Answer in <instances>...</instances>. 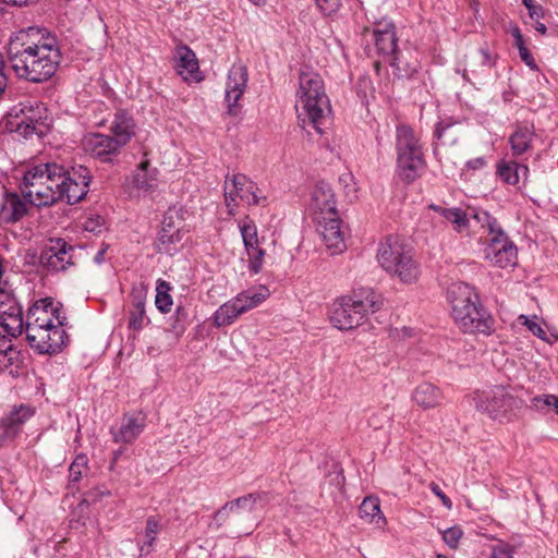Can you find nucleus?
Wrapping results in <instances>:
<instances>
[{
  "label": "nucleus",
  "mask_w": 558,
  "mask_h": 558,
  "mask_svg": "<svg viewBox=\"0 0 558 558\" xmlns=\"http://www.w3.org/2000/svg\"><path fill=\"white\" fill-rule=\"evenodd\" d=\"M522 3L527 9L532 20L537 21L543 17V8L535 0H522Z\"/></svg>",
  "instance_id": "5fc2aeb1"
},
{
  "label": "nucleus",
  "mask_w": 558,
  "mask_h": 558,
  "mask_svg": "<svg viewBox=\"0 0 558 558\" xmlns=\"http://www.w3.org/2000/svg\"><path fill=\"white\" fill-rule=\"evenodd\" d=\"M536 137L534 124L527 122L517 124L514 131L509 136L512 156L520 157L530 151Z\"/></svg>",
  "instance_id": "393cba45"
},
{
  "label": "nucleus",
  "mask_w": 558,
  "mask_h": 558,
  "mask_svg": "<svg viewBox=\"0 0 558 558\" xmlns=\"http://www.w3.org/2000/svg\"><path fill=\"white\" fill-rule=\"evenodd\" d=\"M27 213L26 204L15 193H7L0 207V215L5 222H15Z\"/></svg>",
  "instance_id": "2f4dec72"
},
{
  "label": "nucleus",
  "mask_w": 558,
  "mask_h": 558,
  "mask_svg": "<svg viewBox=\"0 0 558 558\" xmlns=\"http://www.w3.org/2000/svg\"><path fill=\"white\" fill-rule=\"evenodd\" d=\"M518 320L520 324L526 326V328L536 337L539 339L546 338V331L543 329L541 324L537 322V317L534 316L533 318L527 317L526 315H520L518 317Z\"/></svg>",
  "instance_id": "8fccbe9b"
},
{
  "label": "nucleus",
  "mask_w": 558,
  "mask_h": 558,
  "mask_svg": "<svg viewBox=\"0 0 558 558\" xmlns=\"http://www.w3.org/2000/svg\"><path fill=\"white\" fill-rule=\"evenodd\" d=\"M0 324L9 327L12 332H22L23 313L11 290L0 288Z\"/></svg>",
  "instance_id": "a211bd4d"
},
{
  "label": "nucleus",
  "mask_w": 558,
  "mask_h": 558,
  "mask_svg": "<svg viewBox=\"0 0 558 558\" xmlns=\"http://www.w3.org/2000/svg\"><path fill=\"white\" fill-rule=\"evenodd\" d=\"M488 244L484 250L485 258L499 268L513 267L517 264V246L508 239L505 231L496 233L487 239Z\"/></svg>",
  "instance_id": "9b49d317"
},
{
  "label": "nucleus",
  "mask_w": 558,
  "mask_h": 558,
  "mask_svg": "<svg viewBox=\"0 0 558 558\" xmlns=\"http://www.w3.org/2000/svg\"><path fill=\"white\" fill-rule=\"evenodd\" d=\"M184 234L180 228L174 226L172 216L166 215L156 240V250L159 253L172 255L182 246Z\"/></svg>",
  "instance_id": "412c9836"
},
{
  "label": "nucleus",
  "mask_w": 558,
  "mask_h": 558,
  "mask_svg": "<svg viewBox=\"0 0 558 558\" xmlns=\"http://www.w3.org/2000/svg\"><path fill=\"white\" fill-rule=\"evenodd\" d=\"M1 1L7 4L14 5V7H24V5H28L33 2H35L36 0H1Z\"/></svg>",
  "instance_id": "680f3d73"
},
{
  "label": "nucleus",
  "mask_w": 558,
  "mask_h": 558,
  "mask_svg": "<svg viewBox=\"0 0 558 558\" xmlns=\"http://www.w3.org/2000/svg\"><path fill=\"white\" fill-rule=\"evenodd\" d=\"M451 315L457 326L469 333L490 335L494 319L478 302L474 289L464 282L452 283L447 292Z\"/></svg>",
  "instance_id": "20e7f679"
},
{
  "label": "nucleus",
  "mask_w": 558,
  "mask_h": 558,
  "mask_svg": "<svg viewBox=\"0 0 558 558\" xmlns=\"http://www.w3.org/2000/svg\"><path fill=\"white\" fill-rule=\"evenodd\" d=\"M316 220L318 223V232L327 248H329L332 254L341 253L345 248V242L338 213L336 215L318 216Z\"/></svg>",
  "instance_id": "f3484780"
},
{
  "label": "nucleus",
  "mask_w": 558,
  "mask_h": 558,
  "mask_svg": "<svg viewBox=\"0 0 558 558\" xmlns=\"http://www.w3.org/2000/svg\"><path fill=\"white\" fill-rule=\"evenodd\" d=\"M397 169L402 181L414 182L420 178L426 162L420 136L405 124H400L396 130Z\"/></svg>",
  "instance_id": "423d86ee"
},
{
  "label": "nucleus",
  "mask_w": 558,
  "mask_h": 558,
  "mask_svg": "<svg viewBox=\"0 0 558 558\" xmlns=\"http://www.w3.org/2000/svg\"><path fill=\"white\" fill-rule=\"evenodd\" d=\"M161 530L162 522L159 517L147 518L144 530L137 534V546L142 555H148L154 550L157 535Z\"/></svg>",
  "instance_id": "c85d7f7f"
},
{
  "label": "nucleus",
  "mask_w": 558,
  "mask_h": 558,
  "mask_svg": "<svg viewBox=\"0 0 558 558\" xmlns=\"http://www.w3.org/2000/svg\"><path fill=\"white\" fill-rule=\"evenodd\" d=\"M462 535V529L456 525L442 532V539L450 548H457Z\"/></svg>",
  "instance_id": "3c124183"
},
{
  "label": "nucleus",
  "mask_w": 558,
  "mask_h": 558,
  "mask_svg": "<svg viewBox=\"0 0 558 558\" xmlns=\"http://www.w3.org/2000/svg\"><path fill=\"white\" fill-rule=\"evenodd\" d=\"M239 229L245 250H250L255 245H259L257 227L253 219H251L248 216H245L242 220H240Z\"/></svg>",
  "instance_id": "79ce46f5"
},
{
  "label": "nucleus",
  "mask_w": 558,
  "mask_h": 558,
  "mask_svg": "<svg viewBox=\"0 0 558 558\" xmlns=\"http://www.w3.org/2000/svg\"><path fill=\"white\" fill-rule=\"evenodd\" d=\"M458 129V122H453L451 120L440 121L435 128L434 136L438 141H441L444 145H453L458 142L460 135Z\"/></svg>",
  "instance_id": "58836bf2"
},
{
  "label": "nucleus",
  "mask_w": 558,
  "mask_h": 558,
  "mask_svg": "<svg viewBox=\"0 0 558 558\" xmlns=\"http://www.w3.org/2000/svg\"><path fill=\"white\" fill-rule=\"evenodd\" d=\"M132 308L129 314V327L134 330H141L145 325V293L143 291H133Z\"/></svg>",
  "instance_id": "4c0bfd02"
},
{
  "label": "nucleus",
  "mask_w": 558,
  "mask_h": 558,
  "mask_svg": "<svg viewBox=\"0 0 558 558\" xmlns=\"http://www.w3.org/2000/svg\"><path fill=\"white\" fill-rule=\"evenodd\" d=\"M149 167L148 160L142 161L131 178L128 179L129 184L140 191H154L157 187V171L156 169L150 170Z\"/></svg>",
  "instance_id": "c756f323"
},
{
  "label": "nucleus",
  "mask_w": 558,
  "mask_h": 558,
  "mask_svg": "<svg viewBox=\"0 0 558 558\" xmlns=\"http://www.w3.org/2000/svg\"><path fill=\"white\" fill-rule=\"evenodd\" d=\"M497 174L500 179L508 184L518 183V162L515 161H500L497 166Z\"/></svg>",
  "instance_id": "49530a36"
},
{
  "label": "nucleus",
  "mask_w": 558,
  "mask_h": 558,
  "mask_svg": "<svg viewBox=\"0 0 558 558\" xmlns=\"http://www.w3.org/2000/svg\"><path fill=\"white\" fill-rule=\"evenodd\" d=\"M509 31H510L511 35L513 36V38H519L522 35L519 26L515 24H511Z\"/></svg>",
  "instance_id": "774afa93"
},
{
  "label": "nucleus",
  "mask_w": 558,
  "mask_h": 558,
  "mask_svg": "<svg viewBox=\"0 0 558 558\" xmlns=\"http://www.w3.org/2000/svg\"><path fill=\"white\" fill-rule=\"evenodd\" d=\"M146 426V415L142 412L125 414L119 427L111 428L114 442L132 444Z\"/></svg>",
  "instance_id": "aec40b11"
},
{
  "label": "nucleus",
  "mask_w": 558,
  "mask_h": 558,
  "mask_svg": "<svg viewBox=\"0 0 558 558\" xmlns=\"http://www.w3.org/2000/svg\"><path fill=\"white\" fill-rule=\"evenodd\" d=\"M243 313V307L239 305L235 298H232L228 302L219 306L215 312L213 319L216 327L229 326L235 322V319Z\"/></svg>",
  "instance_id": "f704fd0d"
},
{
  "label": "nucleus",
  "mask_w": 558,
  "mask_h": 558,
  "mask_svg": "<svg viewBox=\"0 0 558 558\" xmlns=\"http://www.w3.org/2000/svg\"><path fill=\"white\" fill-rule=\"evenodd\" d=\"M469 218L471 219L470 227H481L487 232L488 239L496 233L504 231L497 219L490 216L486 210L470 209Z\"/></svg>",
  "instance_id": "e433bc0d"
},
{
  "label": "nucleus",
  "mask_w": 558,
  "mask_h": 558,
  "mask_svg": "<svg viewBox=\"0 0 558 558\" xmlns=\"http://www.w3.org/2000/svg\"><path fill=\"white\" fill-rule=\"evenodd\" d=\"M519 56L521 58V60L527 65L530 66L531 69H534L536 65H535V60L533 58V56L531 54V52L529 51L527 48H521L519 50Z\"/></svg>",
  "instance_id": "13d9d810"
},
{
  "label": "nucleus",
  "mask_w": 558,
  "mask_h": 558,
  "mask_svg": "<svg viewBox=\"0 0 558 558\" xmlns=\"http://www.w3.org/2000/svg\"><path fill=\"white\" fill-rule=\"evenodd\" d=\"M88 458L86 454H77L69 468V488L75 489L76 484L88 473Z\"/></svg>",
  "instance_id": "ea45409f"
},
{
  "label": "nucleus",
  "mask_w": 558,
  "mask_h": 558,
  "mask_svg": "<svg viewBox=\"0 0 558 558\" xmlns=\"http://www.w3.org/2000/svg\"><path fill=\"white\" fill-rule=\"evenodd\" d=\"M8 357L9 356H0V369L8 368L17 361V359H12L11 361H9Z\"/></svg>",
  "instance_id": "e2e57ef3"
},
{
  "label": "nucleus",
  "mask_w": 558,
  "mask_h": 558,
  "mask_svg": "<svg viewBox=\"0 0 558 558\" xmlns=\"http://www.w3.org/2000/svg\"><path fill=\"white\" fill-rule=\"evenodd\" d=\"M411 246L397 235L386 236L377 248V260L383 269L390 274L396 270V264L402 258Z\"/></svg>",
  "instance_id": "dca6fc26"
},
{
  "label": "nucleus",
  "mask_w": 558,
  "mask_h": 558,
  "mask_svg": "<svg viewBox=\"0 0 558 558\" xmlns=\"http://www.w3.org/2000/svg\"><path fill=\"white\" fill-rule=\"evenodd\" d=\"M265 493H252L226 502L214 515V522L219 529L228 519L235 522L246 519L255 511V506L263 500Z\"/></svg>",
  "instance_id": "9d476101"
},
{
  "label": "nucleus",
  "mask_w": 558,
  "mask_h": 558,
  "mask_svg": "<svg viewBox=\"0 0 558 558\" xmlns=\"http://www.w3.org/2000/svg\"><path fill=\"white\" fill-rule=\"evenodd\" d=\"M372 37L375 43L378 53L389 59L390 65L396 69V74L399 77L408 75L403 74L398 63L397 57V37L392 24L387 23L383 27L377 26L372 32Z\"/></svg>",
  "instance_id": "2eb2a0df"
},
{
  "label": "nucleus",
  "mask_w": 558,
  "mask_h": 558,
  "mask_svg": "<svg viewBox=\"0 0 558 558\" xmlns=\"http://www.w3.org/2000/svg\"><path fill=\"white\" fill-rule=\"evenodd\" d=\"M248 256V268L253 274H258L263 267L265 251L259 245L245 250Z\"/></svg>",
  "instance_id": "09e8293b"
},
{
  "label": "nucleus",
  "mask_w": 558,
  "mask_h": 558,
  "mask_svg": "<svg viewBox=\"0 0 558 558\" xmlns=\"http://www.w3.org/2000/svg\"><path fill=\"white\" fill-rule=\"evenodd\" d=\"M529 174V168L525 165L518 162V181L521 177L526 178Z\"/></svg>",
  "instance_id": "69168bd1"
},
{
  "label": "nucleus",
  "mask_w": 558,
  "mask_h": 558,
  "mask_svg": "<svg viewBox=\"0 0 558 558\" xmlns=\"http://www.w3.org/2000/svg\"><path fill=\"white\" fill-rule=\"evenodd\" d=\"M444 395L434 384L424 381L415 387L412 392V400L422 409L428 410L441 404Z\"/></svg>",
  "instance_id": "a878e982"
},
{
  "label": "nucleus",
  "mask_w": 558,
  "mask_h": 558,
  "mask_svg": "<svg viewBox=\"0 0 558 558\" xmlns=\"http://www.w3.org/2000/svg\"><path fill=\"white\" fill-rule=\"evenodd\" d=\"M110 129L113 134L111 137L116 138V141L121 146L126 145L131 137L135 134L134 120L124 111H119L116 113Z\"/></svg>",
  "instance_id": "7c9ffc66"
},
{
  "label": "nucleus",
  "mask_w": 558,
  "mask_h": 558,
  "mask_svg": "<svg viewBox=\"0 0 558 558\" xmlns=\"http://www.w3.org/2000/svg\"><path fill=\"white\" fill-rule=\"evenodd\" d=\"M531 408L542 414L558 415V397L550 393L535 396L531 399Z\"/></svg>",
  "instance_id": "37998d69"
},
{
  "label": "nucleus",
  "mask_w": 558,
  "mask_h": 558,
  "mask_svg": "<svg viewBox=\"0 0 558 558\" xmlns=\"http://www.w3.org/2000/svg\"><path fill=\"white\" fill-rule=\"evenodd\" d=\"M381 306L380 296L372 290H361L345 295L332 303L330 322L340 330H350L363 325L369 313L377 312Z\"/></svg>",
  "instance_id": "39448f33"
},
{
  "label": "nucleus",
  "mask_w": 558,
  "mask_h": 558,
  "mask_svg": "<svg viewBox=\"0 0 558 558\" xmlns=\"http://www.w3.org/2000/svg\"><path fill=\"white\" fill-rule=\"evenodd\" d=\"M496 58L489 52L486 46L481 47L474 53L470 54L466 66L463 71V78L470 81V74L477 77L485 72V69H492L495 65Z\"/></svg>",
  "instance_id": "bb28decb"
},
{
  "label": "nucleus",
  "mask_w": 558,
  "mask_h": 558,
  "mask_svg": "<svg viewBox=\"0 0 558 558\" xmlns=\"http://www.w3.org/2000/svg\"><path fill=\"white\" fill-rule=\"evenodd\" d=\"M492 558H513L512 547L508 544H499L495 546Z\"/></svg>",
  "instance_id": "6e6d98bb"
},
{
  "label": "nucleus",
  "mask_w": 558,
  "mask_h": 558,
  "mask_svg": "<svg viewBox=\"0 0 558 558\" xmlns=\"http://www.w3.org/2000/svg\"><path fill=\"white\" fill-rule=\"evenodd\" d=\"M58 323L45 329L33 328V333L26 336L29 345L44 354L56 353L63 343L64 330L61 328L63 322L57 315Z\"/></svg>",
  "instance_id": "ddd939ff"
},
{
  "label": "nucleus",
  "mask_w": 558,
  "mask_h": 558,
  "mask_svg": "<svg viewBox=\"0 0 558 558\" xmlns=\"http://www.w3.org/2000/svg\"><path fill=\"white\" fill-rule=\"evenodd\" d=\"M3 69L4 64L0 61V96L4 93L8 85L7 75L4 74Z\"/></svg>",
  "instance_id": "052dcab7"
},
{
  "label": "nucleus",
  "mask_w": 558,
  "mask_h": 558,
  "mask_svg": "<svg viewBox=\"0 0 558 558\" xmlns=\"http://www.w3.org/2000/svg\"><path fill=\"white\" fill-rule=\"evenodd\" d=\"M74 247L62 239L50 240L39 256V263L51 271H63L72 265V252Z\"/></svg>",
  "instance_id": "4468645a"
},
{
  "label": "nucleus",
  "mask_w": 558,
  "mask_h": 558,
  "mask_svg": "<svg viewBox=\"0 0 558 558\" xmlns=\"http://www.w3.org/2000/svg\"><path fill=\"white\" fill-rule=\"evenodd\" d=\"M177 71L184 78L195 77L198 71V61L195 53L187 46H180L175 50Z\"/></svg>",
  "instance_id": "473e14b6"
},
{
  "label": "nucleus",
  "mask_w": 558,
  "mask_h": 558,
  "mask_svg": "<svg viewBox=\"0 0 558 558\" xmlns=\"http://www.w3.org/2000/svg\"><path fill=\"white\" fill-rule=\"evenodd\" d=\"M12 120L10 125L13 131L23 137H29L33 134L41 136L47 129L46 120L47 108L37 100H25L19 102L11 110Z\"/></svg>",
  "instance_id": "6e6552de"
},
{
  "label": "nucleus",
  "mask_w": 558,
  "mask_h": 558,
  "mask_svg": "<svg viewBox=\"0 0 558 558\" xmlns=\"http://www.w3.org/2000/svg\"><path fill=\"white\" fill-rule=\"evenodd\" d=\"M295 108L303 125L313 126L318 134H323L330 124L331 106L324 81L318 73H300Z\"/></svg>",
  "instance_id": "7ed1b4c3"
},
{
  "label": "nucleus",
  "mask_w": 558,
  "mask_h": 558,
  "mask_svg": "<svg viewBox=\"0 0 558 558\" xmlns=\"http://www.w3.org/2000/svg\"><path fill=\"white\" fill-rule=\"evenodd\" d=\"M171 287L165 280H158L156 287L155 304L161 313H169L172 307V298L169 294Z\"/></svg>",
  "instance_id": "a18cd8bd"
},
{
  "label": "nucleus",
  "mask_w": 558,
  "mask_h": 558,
  "mask_svg": "<svg viewBox=\"0 0 558 558\" xmlns=\"http://www.w3.org/2000/svg\"><path fill=\"white\" fill-rule=\"evenodd\" d=\"M225 202L229 214H234L238 199L247 206H266L267 196L257 183L243 173L227 174L225 179Z\"/></svg>",
  "instance_id": "0eeeda50"
},
{
  "label": "nucleus",
  "mask_w": 558,
  "mask_h": 558,
  "mask_svg": "<svg viewBox=\"0 0 558 558\" xmlns=\"http://www.w3.org/2000/svg\"><path fill=\"white\" fill-rule=\"evenodd\" d=\"M473 401L476 410L498 421L510 420L522 407V400L502 386H496L487 392H476Z\"/></svg>",
  "instance_id": "1a4fd4ad"
},
{
  "label": "nucleus",
  "mask_w": 558,
  "mask_h": 558,
  "mask_svg": "<svg viewBox=\"0 0 558 558\" xmlns=\"http://www.w3.org/2000/svg\"><path fill=\"white\" fill-rule=\"evenodd\" d=\"M35 414V409L20 404L14 405L12 410L0 420V437L3 439H13L22 430L23 425Z\"/></svg>",
  "instance_id": "6ab92c4d"
},
{
  "label": "nucleus",
  "mask_w": 558,
  "mask_h": 558,
  "mask_svg": "<svg viewBox=\"0 0 558 558\" xmlns=\"http://www.w3.org/2000/svg\"><path fill=\"white\" fill-rule=\"evenodd\" d=\"M58 312L59 310L53 307L52 303L46 304L45 301H40V304L36 303L27 314L26 336L32 335L35 327L38 329L52 327L56 324V313Z\"/></svg>",
  "instance_id": "b1692460"
},
{
  "label": "nucleus",
  "mask_w": 558,
  "mask_h": 558,
  "mask_svg": "<svg viewBox=\"0 0 558 558\" xmlns=\"http://www.w3.org/2000/svg\"><path fill=\"white\" fill-rule=\"evenodd\" d=\"M441 216L451 222L454 230L458 232L466 231L471 226L469 213L463 211L460 208L441 209Z\"/></svg>",
  "instance_id": "a19ab883"
},
{
  "label": "nucleus",
  "mask_w": 558,
  "mask_h": 558,
  "mask_svg": "<svg viewBox=\"0 0 558 558\" xmlns=\"http://www.w3.org/2000/svg\"><path fill=\"white\" fill-rule=\"evenodd\" d=\"M339 183L343 187L344 195L349 202L357 198V186L351 172H344L339 177Z\"/></svg>",
  "instance_id": "de8ad7c7"
},
{
  "label": "nucleus",
  "mask_w": 558,
  "mask_h": 558,
  "mask_svg": "<svg viewBox=\"0 0 558 558\" xmlns=\"http://www.w3.org/2000/svg\"><path fill=\"white\" fill-rule=\"evenodd\" d=\"M248 74L243 64H233L229 70L226 84L227 113L235 117L241 111L239 100L242 98L247 86Z\"/></svg>",
  "instance_id": "f8f14e48"
},
{
  "label": "nucleus",
  "mask_w": 558,
  "mask_h": 558,
  "mask_svg": "<svg viewBox=\"0 0 558 558\" xmlns=\"http://www.w3.org/2000/svg\"><path fill=\"white\" fill-rule=\"evenodd\" d=\"M430 487V490L437 496L440 498V500L442 501V505L445 507H447L448 509L451 508L452 506V502L450 500V498H448L446 496V494L441 490V488L436 484V483H430L429 485Z\"/></svg>",
  "instance_id": "4d7b16f0"
},
{
  "label": "nucleus",
  "mask_w": 558,
  "mask_h": 558,
  "mask_svg": "<svg viewBox=\"0 0 558 558\" xmlns=\"http://www.w3.org/2000/svg\"><path fill=\"white\" fill-rule=\"evenodd\" d=\"M316 3L324 14L330 15L339 10L341 0H316Z\"/></svg>",
  "instance_id": "864d4df0"
},
{
  "label": "nucleus",
  "mask_w": 558,
  "mask_h": 558,
  "mask_svg": "<svg viewBox=\"0 0 558 558\" xmlns=\"http://www.w3.org/2000/svg\"><path fill=\"white\" fill-rule=\"evenodd\" d=\"M175 315H177L178 322L187 319V312L182 306L177 307Z\"/></svg>",
  "instance_id": "0e129e2a"
},
{
  "label": "nucleus",
  "mask_w": 558,
  "mask_h": 558,
  "mask_svg": "<svg viewBox=\"0 0 558 558\" xmlns=\"http://www.w3.org/2000/svg\"><path fill=\"white\" fill-rule=\"evenodd\" d=\"M90 171L84 166L72 167L48 162L27 170L20 183L23 198L36 207L52 206L64 201L77 204L88 193Z\"/></svg>",
  "instance_id": "f257e3e1"
},
{
  "label": "nucleus",
  "mask_w": 558,
  "mask_h": 558,
  "mask_svg": "<svg viewBox=\"0 0 558 558\" xmlns=\"http://www.w3.org/2000/svg\"><path fill=\"white\" fill-rule=\"evenodd\" d=\"M8 56L17 77L32 83L50 80L62 58L57 37L38 26L14 33L8 44Z\"/></svg>",
  "instance_id": "f03ea898"
},
{
  "label": "nucleus",
  "mask_w": 558,
  "mask_h": 558,
  "mask_svg": "<svg viewBox=\"0 0 558 558\" xmlns=\"http://www.w3.org/2000/svg\"><path fill=\"white\" fill-rule=\"evenodd\" d=\"M390 415L386 409L380 410L378 412L373 413L368 420V426H371L374 429H380L384 427V425L389 422Z\"/></svg>",
  "instance_id": "603ef678"
},
{
  "label": "nucleus",
  "mask_w": 558,
  "mask_h": 558,
  "mask_svg": "<svg viewBox=\"0 0 558 558\" xmlns=\"http://www.w3.org/2000/svg\"><path fill=\"white\" fill-rule=\"evenodd\" d=\"M84 149L100 159L101 161H109L110 156L117 155L122 147L116 138L100 133H90L83 140Z\"/></svg>",
  "instance_id": "4be33fe9"
},
{
  "label": "nucleus",
  "mask_w": 558,
  "mask_h": 558,
  "mask_svg": "<svg viewBox=\"0 0 558 558\" xmlns=\"http://www.w3.org/2000/svg\"><path fill=\"white\" fill-rule=\"evenodd\" d=\"M486 166V160L483 157L471 159L466 162V167L473 170L482 169Z\"/></svg>",
  "instance_id": "bf43d9fd"
},
{
  "label": "nucleus",
  "mask_w": 558,
  "mask_h": 558,
  "mask_svg": "<svg viewBox=\"0 0 558 558\" xmlns=\"http://www.w3.org/2000/svg\"><path fill=\"white\" fill-rule=\"evenodd\" d=\"M336 204L335 193L330 184L325 181L317 182L311 197V208L316 217L336 215L338 213Z\"/></svg>",
  "instance_id": "5701e85b"
},
{
  "label": "nucleus",
  "mask_w": 558,
  "mask_h": 558,
  "mask_svg": "<svg viewBox=\"0 0 558 558\" xmlns=\"http://www.w3.org/2000/svg\"><path fill=\"white\" fill-rule=\"evenodd\" d=\"M124 453V448H120L116 451H113V457H112V461L110 463V469L113 470L114 468V464L117 463V461L119 460V458Z\"/></svg>",
  "instance_id": "338daca9"
},
{
  "label": "nucleus",
  "mask_w": 558,
  "mask_h": 558,
  "mask_svg": "<svg viewBox=\"0 0 558 558\" xmlns=\"http://www.w3.org/2000/svg\"><path fill=\"white\" fill-rule=\"evenodd\" d=\"M19 335H21V332L13 333L9 327L0 324V356H9V361L19 357L20 352L12 344V338Z\"/></svg>",
  "instance_id": "c03bdc74"
},
{
  "label": "nucleus",
  "mask_w": 558,
  "mask_h": 558,
  "mask_svg": "<svg viewBox=\"0 0 558 558\" xmlns=\"http://www.w3.org/2000/svg\"><path fill=\"white\" fill-rule=\"evenodd\" d=\"M361 519L368 523H375L378 527L386 524V519L380 510V501L377 497L368 496L362 501L360 509Z\"/></svg>",
  "instance_id": "c9c22d12"
},
{
  "label": "nucleus",
  "mask_w": 558,
  "mask_h": 558,
  "mask_svg": "<svg viewBox=\"0 0 558 558\" xmlns=\"http://www.w3.org/2000/svg\"><path fill=\"white\" fill-rule=\"evenodd\" d=\"M269 295L270 292L268 288L265 286H258L248 288L234 298L239 305L243 307V313H246L265 302Z\"/></svg>",
  "instance_id": "72a5a7b5"
},
{
  "label": "nucleus",
  "mask_w": 558,
  "mask_h": 558,
  "mask_svg": "<svg viewBox=\"0 0 558 558\" xmlns=\"http://www.w3.org/2000/svg\"><path fill=\"white\" fill-rule=\"evenodd\" d=\"M396 268L398 269L391 270L390 275L396 276L404 283H413L418 279L421 275L420 264L414 258L412 247H410L402 258L396 264Z\"/></svg>",
  "instance_id": "cd10ccee"
}]
</instances>
